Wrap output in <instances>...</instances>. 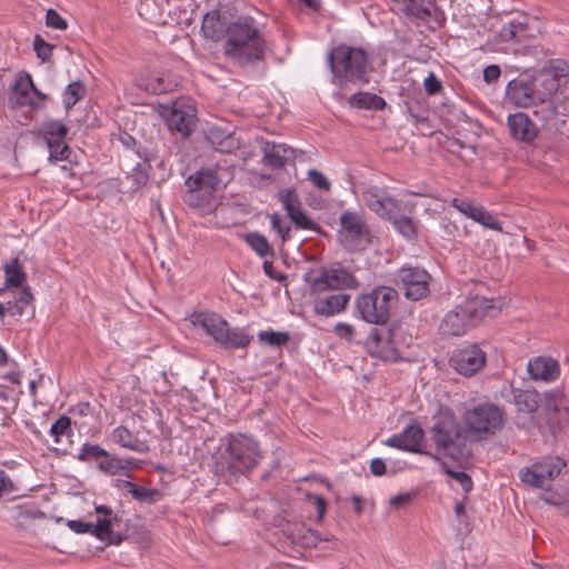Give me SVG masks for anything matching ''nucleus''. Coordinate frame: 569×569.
Here are the masks:
<instances>
[{
    "label": "nucleus",
    "instance_id": "56",
    "mask_svg": "<svg viewBox=\"0 0 569 569\" xmlns=\"http://www.w3.org/2000/svg\"><path fill=\"white\" fill-rule=\"evenodd\" d=\"M14 491V486L8 473L0 468V499Z\"/></svg>",
    "mask_w": 569,
    "mask_h": 569
},
{
    "label": "nucleus",
    "instance_id": "64",
    "mask_svg": "<svg viewBox=\"0 0 569 569\" xmlns=\"http://www.w3.org/2000/svg\"><path fill=\"white\" fill-rule=\"evenodd\" d=\"M16 301H17V302H20V305H22L24 308H26V306L31 305V303H32V301H33V296H32V293H31L30 289H29V288H24V289L21 291V293H20V296H19V299H18V300H16Z\"/></svg>",
    "mask_w": 569,
    "mask_h": 569
},
{
    "label": "nucleus",
    "instance_id": "4",
    "mask_svg": "<svg viewBox=\"0 0 569 569\" xmlns=\"http://www.w3.org/2000/svg\"><path fill=\"white\" fill-rule=\"evenodd\" d=\"M262 453L259 443L246 433H230L224 449L216 463L217 472L238 479L247 476L260 463Z\"/></svg>",
    "mask_w": 569,
    "mask_h": 569
},
{
    "label": "nucleus",
    "instance_id": "29",
    "mask_svg": "<svg viewBox=\"0 0 569 569\" xmlns=\"http://www.w3.org/2000/svg\"><path fill=\"white\" fill-rule=\"evenodd\" d=\"M111 441L122 448L129 449L138 453H146L149 451V446L146 441L140 440L127 427L119 426L114 428L110 435Z\"/></svg>",
    "mask_w": 569,
    "mask_h": 569
},
{
    "label": "nucleus",
    "instance_id": "44",
    "mask_svg": "<svg viewBox=\"0 0 569 569\" xmlns=\"http://www.w3.org/2000/svg\"><path fill=\"white\" fill-rule=\"evenodd\" d=\"M86 94V88L80 81L72 82L67 86L63 91V104L70 110Z\"/></svg>",
    "mask_w": 569,
    "mask_h": 569
},
{
    "label": "nucleus",
    "instance_id": "18",
    "mask_svg": "<svg viewBox=\"0 0 569 569\" xmlns=\"http://www.w3.org/2000/svg\"><path fill=\"white\" fill-rule=\"evenodd\" d=\"M365 204L380 218L390 221L397 213H401V201L387 196L378 187H369L362 193Z\"/></svg>",
    "mask_w": 569,
    "mask_h": 569
},
{
    "label": "nucleus",
    "instance_id": "10",
    "mask_svg": "<svg viewBox=\"0 0 569 569\" xmlns=\"http://www.w3.org/2000/svg\"><path fill=\"white\" fill-rule=\"evenodd\" d=\"M466 431L487 438L500 430L505 422L503 411L493 403H482L468 409L462 415Z\"/></svg>",
    "mask_w": 569,
    "mask_h": 569
},
{
    "label": "nucleus",
    "instance_id": "15",
    "mask_svg": "<svg viewBox=\"0 0 569 569\" xmlns=\"http://www.w3.org/2000/svg\"><path fill=\"white\" fill-rule=\"evenodd\" d=\"M540 93L531 77L520 76L508 82L505 99L515 107L529 108L537 103Z\"/></svg>",
    "mask_w": 569,
    "mask_h": 569
},
{
    "label": "nucleus",
    "instance_id": "25",
    "mask_svg": "<svg viewBox=\"0 0 569 569\" xmlns=\"http://www.w3.org/2000/svg\"><path fill=\"white\" fill-rule=\"evenodd\" d=\"M137 461L134 458H119L107 451V455L98 463V469L108 476L131 478L132 471L137 468Z\"/></svg>",
    "mask_w": 569,
    "mask_h": 569
},
{
    "label": "nucleus",
    "instance_id": "21",
    "mask_svg": "<svg viewBox=\"0 0 569 569\" xmlns=\"http://www.w3.org/2000/svg\"><path fill=\"white\" fill-rule=\"evenodd\" d=\"M278 198L297 228L313 231L319 229L318 224L301 210L300 199L293 189L280 190Z\"/></svg>",
    "mask_w": 569,
    "mask_h": 569
},
{
    "label": "nucleus",
    "instance_id": "13",
    "mask_svg": "<svg viewBox=\"0 0 569 569\" xmlns=\"http://www.w3.org/2000/svg\"><path fill=\"white\" fill-rule=\"evenodd\" d=\"M398 281L408 300L419 301L430 293L431 276L419 267H402L397 272Z\"/></svg>",
    "mask_w": 569,
    "mask_h": 569
},
{
    "label": "nucleus",
    "instance_id": "2",
    "mask_svg": "<svg viewBox=\"0 0 569 569\" xmlns=\"http://www.w3.org/2000/svg\"><path fill=\"white\" fill-rule=\"evenodd\" d=\"M429 433L436 452L425 451V456L436 461H440L441 456L453 461L471 457L472 450L468 445L467 431L451 410L441 409L433 416Z\"/></svg>",
    "mask_w": 569,
    "mask_h": 569
},
{
    "label": "nucleus",
    "instance_id": "50",
    "mask_svg": "<svg viewBox=\"0 0 569 569\" xmlns=\"http://www.w3.org/2000/svg\"><path fill=\"white\" fill-rule=\"evenodd\" d=\"M54 46L47 42L41 36L37 34L33 39V50L37 57L42 61L47 62L52 56Z\"/></svg>",
    "mask_w": 569,
    "mask_h": 569
},
{
    "label": "nucleus",
    "instance_id": "41",
    "mask_svg": "<svg viewBox=\"0 0 569 569\" xmlns=\"http://www.w3.org/2000/svg\"><path fill=\"white\" fill-rule=\"evenodd\" d=\"M258 339L262 345L280 348L289 342L290 335L287 331L262 330L258 332Z\"/></svg>",
    "mask_w": 569,
    "mask_h": 569
},
{
    "label": "nucleus",
    "instance_id": "24",
    "mask_svg": "<svg viewBox=\"0 0 569 569\" xmlns=\"http://www.w3.org/2000/svg\"><path fill=\"white\" fill-rule=\"evenodd\" d=\"M510 136L523 143L532 142L539 133L537 126L525 112H516L507 118Z\"/></svg>",
    "mask_w": 569,
    "mask_h": 569
},
{
    "label": "nucleus",
    "instance_id": "39",
    "mask_svg": "<svg viewBox=\"0 0 569 569\" xmlns=\"http://www.w3.org/2000/svg\"><path fill=\"white\" fill-rule=\"evenodd\" d=\"M6 286L18 288L21 287L26 279V273L21 263L17 258L12 259L4 266Z\"/></svg>",
    "mask_w": 569,
    "mask_h": 569
},
{
    "label": "nucleus",
    "instance_id": "16",
    "mask_svg": "<svg viewBox=\"0 0 569 569\" xmlns=\"http://www.w3.org/2000/svg\"><path fill=\"white\" fill-rule=\"evenodd\" d=\"M487 361L486 352L478 345H468L453 351L450 365L460 375L471 377L481 370Z\"/></svg>",
    "mask_w": 569,
    "mask_h": 569
},
{
    "label": "nucleus",
    "instance_id": "52",
    "mask_svg": "<svg viewBox=\"0 0 569 569\" xmlns=\"http://www.w3.org/2000/svg\"><path fill=\"white\" fill-rule=\"evenodd\" d=\"M46 26L57 30H66L68 22L58 11L48 9L46 13Z\"/></svg>",
    "mask_w": 569,
    "mask_h": 569
},
{
    "label": "nucleus",
    "instance_id": "20",
    "mask_svg": "<svg viewBox=\"0 0 569 569\" xmlns=\"http://www.w3.org/2000/svg\"><path fill=\"white\" fill-rule=\"evenodd\" d=\"M423 438L422 428L418 423H410L401 432L389 437L383 443L402 451L423 455L425 451L421 449Z\"/></svg>",
    "mask_w": 569,
    "mask_h": 569
},
{
    "label": "nucleus",
    "instance_id": "28",
    "mask_svg": "<svg viewBox=\"0 0 569 569\" xmlns=\"http://www.w3.org/2000/svg\"><path fill=\"white\" fill-rule=\"evenodd\" d=\"M262 152L264 162L273 169L284 167L293 158V149L283 143L266 142Z\"/></svg>",
    "mask_w": 569,
    "mask_h": 569
},
{
    "label": "nucleus",
    "instance_id": "48",
    "mask_svg": "<svg viewBox=\"0 0 569 569\" xmlns=\"http://www.w3.org/2000/svg\"><path fill=\"white\" fill-rule=\"evenodd\" d=\"M71 432V419L67 416L59 417L50 428V435L54 441L60 442V437Z\"/></svg>",
    "mask_w": 569,
    "mask_h": 569
},
{
    "label": "nucleus",
    "instance_id": "7",
    "mask_svg": "<svg viewBox=\"0 0 569 569\" xmlns=\"http://www.w3.org/2000/svg\"><path fill=\"white\" fill-rule=\"evenodd\" d=\"M398 299L399 293L395 288L378 286L370 292L361 293L356 298L357 315L367 323L383 326L389 321Z\"/></svg>",
    "mask_w": 569,
    "mask_h": 569
},
{
    "label": "nucleus",
    "instance_id": "61",
    "mask_svg": "<svg viewBox=\"0 0 569 569\" xmlns=\"http://www.w3.org/2000/svg\"><path fill=\"white\" fill-rule=\"evenodd\" d=\"M310 499H312L315 501L318 520H321L323 518V516L326 513V509H327L326 499L320 496H313V497H310Z\"/></svg>",
    "mask_w": 569,
    "mask_h": 569
},
{
    "label": "nucleus",
    "instance_id": "43",
    "mask_svg": "<svg viewBox=\"0 0 569 569\" xmlns=\"http://www.w3.org/2000/svg\"><path fill=\"white\" fill-rule=\"evenodd\" d=\"M106 455H107V450L103 449L101 446H99L97 443L86 442L80 448L76 458L82 462L97 461L98 463H100L103 456H106Z\"/></svg>",
    "mask_w": 569,
    "mask_h": 569
},
{
    "label": "nucleus",
    "instance_id": "36",
    "mask_svg": "<svg viewBox=\"0 0 569 569\" xmlns=\"http://www.w3.org/2000/svg\"><path fill=\"white\" fill-rule=\"evenodd\" d=\"M552 93L549 90L540 93V99L537 100L535 114L545 122L553 120L558 116V108L551 98Z\"/></svg>",
    "mask_w": 569,
    "mask_h": 569
},
{
    "label": "nucleus",
    "instance_id": "22",
    "mask_svg": "<svg viewBox=\"0 0 569 569\" xmlns=\"http://www.w3.org/2000/svg\"><path fill=\"white\" fill-rule=\"evenodd\" d=\"M350 299V295L342 292L328 293L327 291L323 293H316L313 311L316 315L321 317H332L345 311Z\"/></svg>",
    "mask_w": 569,
    "mask_h": 569
},
{
    "label": "nucleus",
    "instance_id": "8",
    "mask_svg": "<svg viewBox=\"0 0 569 569\" xmlns=\"http://www.w3.org/2000/svg\"><path fill=\"white\" fill-rule=\"evenodd\" d=\"M191 322L202 328L207 335L226 349L247 348L253 339L244 329L230 328L229 323L214 312H196L191 317Z\"/></svg>",
    "mask_w": 569,
    "mask_h": 569
},
{
    "label": "nucleus",
    "instance_id": "23",
    "mask_svg": "<svg viewBox=\"0 0 569 569\" xmlns=\"http://www.w3.org/2000/svg\"><path fill=\"white\" fill-rule=\"evenodd\" d=\"M167 124L171 131H177L182 138L190 136L196 124V113L192 106L174 103L167 118Z\"/></svg>",
    "mask_w": 569,
    "mask_h": 569
},
{
    "label": "nucleus",
    "instance_id": "37",
    "mask_svg": "<svg viewBox=\"0 0 569 569\" xmlns=\"http://www.w3.org/2000/svg\"><path fill=\"white\" fill-rule=\"evenodd\" d=\"M68 127L59 120L44 121L39 129V134L47 143L66 139Z\"/></svg>",
    "mask_w": 569,
    "mask_h": 569
},
{
    "label": "nucleus",
    "instance_id": "34",
    "mask_svg": "<svg viewBox=\"0 0 569 569\" xmlns=\"http://www.w3.org/2000/svg\"><path fill=\"white\" fill-rule=\"evenodd\" d=\"M402 12L410 18L427 20L431 16L435 0H399Z\"/></svg>",
    "mask_w": 569,
    "mask_h": 569
},
{
    "label": "nucleus",
    "instance_id": "54",
    "mask_svg": "<svg viewBox=\"0 0 569 569\" xmlns=\"http://www.w3.org/2000/svg\"><path fill=\"white\" fill-rule=\"evenodd\" d=\"M451 206L470 219H473L475 213L479 208V206H475L470 201L461 200L458 198H453L451 200Z\"/></svg>",
    "mask_w": 569,
    "mask_h": 569
},
{
    "label": "nucleus",
    "instance_id": "63",
    "mask_svg": "<svg viewBox=\"0 0 569 569\" xmlns=\"http://www.w3.org/2000/svg\"><path fill=\"white\" fill-rule=\"evenodd\" d=\"M7 311L8 313H10L11 316H22L24 313V307L22 305H20V302H17V301H9L7 303Z\"/></svg>",
    "mask_w": 569,
    "mask_h": 569
},
{
    "label": "nucleus",
    "instance_id": "40",
    "mask_svg": "<svg viewBox=\"0 0 569 569\" xmlns=\"http://www.w3.org/2000/svg\"><path fill=\"white\" fill-rule=\"evenodd\" d=\"M247 244L261 258L272 254V249L267 238L259 232H250L244 236Z\"/></svg>",
    "mask_w": 569,
    "mask_h": 569
},
{
    "label": "nucleus",
    "instance_id": "31",
    "mask_svg": "<svg viewBox=\"0 0 569 569\" xmlns=\"http://www.w3.org/2000/svg\"><path fill=\"white\" fill-rule=\"evenodd\" d=\"M567 77H569V63L562 59L550 60L543 86L549 93H553L558 90L559 80Z\"/></svg>",
    "mask_w": 569,
    "mask_h": 569
},
{
    "label": "nucleus",
    "instance_id": "57",
    "mask_svg": "<svg viewBox=\"0 0 569 569\" xmlns=\"http://www.w3.org/2000/svg\"><path fill=\"white\" fill-rule=\"evenodd\" d=\"M415 497L416 492H405L392 497L389 502L391 507L400 508L409 505Z\"/></svg>",
    "mask_w": 569,
    "mask_h": 569
},
{
    "label": "nucleus",
    "instance_id": "53",
    "mask_svg": "<svg viewBox=\"0 0 569 569\" xmlns=\"http://www.w3.org/2000/svg\"><path fill=\"white\" fill-rule=\"evenodd\" d=\"M308 178L312 182V184L319 190L329 191L331 188V184L329 180L326 178V176L316 169H311L308 171Z\"/></svg>",
    "mask_w": 569,
    "mask_h": 569
},
{
    "label": "nucleus",
    "instance_id": "9",
    "mask_svg": "<svg viewBox=\"0 0 569 569\" xmlns=\"http://www.w3.org/2000/svg\"><path fill=\"white\" fill-rule=\"evenodd\" d=\"M96 512L98 519L96 522H86L82 520H69L67 526L76 533H90L101 541L110 545H120L124 536L114 528L119 527L122 519L121 516L114 513L107 506H97Z\"/></svg>",
    "mask_w": 569,
    "mask_h": 569
},
{
    "label": "nucleus",
    "instance_id": "59",
    "mask_svg": "<svg viewBox=\"0 0 569 569\" xmlns=\"http://www.w3.org/2000/svg\"><path fill=\"white\" fill-rule=\"evenodd\" d=\"M500 74L501 70L500 67L497 64H490L483 69V80L487 83L496 82L499 79Z\"/></svg>",
    "mask_w": 569,
    "mask_h": 569
},
{
    "label": "nucleus",
    "instance_id": "45",
    "mask_svg": "<svg viewBox=\"0 0 569 569\" xmlns=\"http://www.w3.org/2000/svg\"><path fill=\"white\" fill-rule=\"evenodd\" d=\"M130 495L139 502L156 503L162 498L160 490L154 488H146L139 485L132 487Z\"/></svg>",
    "mask_w": 569,
    "mask_h": 569
},
{
    "label": "nucleus",
    "instance_id": "51",
    "mask_svg": "<svg viewBox=\"0 0 569 569\" xmlns=\"http://www.w3.org/2000/svg\"><path fill=\"white\" fill-rule=\"evenodd\" d=\"M442 468L445 473L450 476L452 479H455L462 488L465 492H470L472 489V480L469 475H467L463 471H455L447 467L445 462H442Z\"/></svg>",
    "mask_w": 569,
    "mask_h": 569
},
{
    "label": "nucleus",
    "instance_id": "46",
    "mask_svg": "<svg viewBox=\"0 0 569 569\" xmlns=\"http://www.w3.org/2000/svg\"><path fill=\"white\" fill-rule=\"evenodd\" d=\"M472 220L488 229L499 232L502 231V222L482 206H479Z\"/></svg>",
    "mask_w": 569,
    "mask_h": 569
},
{
    "label": "nucleus",
    "instance_id": "42",
    "mask_svg": "<svg viewBox=\"0 0 569 569\" xmlns=\"http://www.w3.org/2000/svg\"><path fill=\"white\" fill-rule=\"evenodd\" d=\"M527 26L522 22L510 21L501 28L499 32V38L502 41H515L520 42L526 33Z\"/></svg>",
    "mask_w": 569,
    "mask_h": 569
},
{
    "label": "nucleus",
    "instance_id": "38",
    "mask_svg": "<svg viewBox=\"0 0 569 569\" xmlns=\"http://www.w3.org/2000/svg\"><path fill=\"white\" fill-rule=\"evenodd\" d=\"M405 208H402L401 213H397L395 219H391L393 228L406 239H415L417 236V227L412 218L405 213Z\"/></svg>",
    "mask_w": 569,
    "mask_h": 569
},
{
    "label": "nucleus",
    "instance_id": "3",
    "mask_svg": "<svg viewBox=\"0 0 569 569\" xmlns=\"http://www.w3.org/2000/svg\"><path fill=\"white\" fill-rule=\"evenodd\" d=\"M232 177V169L222 168L220 164L201 168L186 179L184 203L200 216L212 213L218 204L216 191L226 187Z\"/></svg>",
    "mask_w": 569,
    "mask_h": 569
},
{
    "label": "nucleus",
    "instance_id": "6",
    "mask_svg": "<svg viewBox=\"0 0 569 569\" xmlns=\"http://www.w3.org/2000/svg\"><path fill=\"white\" fill-rule=\"evenodd\" d=\"M491 309L492 300L479 296L468 298L445 315L439 330L445 336H463L480 323Z\"/></svg>",
    "mask_w": 569,
    "mask_h": 569
},
{
    "label": "nucleus",
    "instance_id": "33",
    "mask_svg": "<svg viewBox=\"0 0 569 569\" xmlns=\"http://www.w3.org/2000/svg\"><path fill=\"white\" fill-rule=\"evenodd\" d=\"M512 397L520 412L533 413L540 403V396L536 390L512 389Z\"/></svg>",
    "mask_w": 569,
    "mask_h": 569
},
{
    "label": "nucleus",
    "instance_id": "60",
    "mask_svg": "<svg viewBox=\"0 0 569 569\" xmlns=\"http://www.w3.org/2000/svg\"><path fill=\"white\" fill-rule=\"evenodd\" d=\"M370 471L373 476H383L387 471L386 462L381 458H375L370 463Z\"/></svg>",
    "mask_w": 569,
    "mask_h": 569
},
{
    "label": "nucleus",
    "instance_id": "32",
    "mask_svg": "<svg viewBox=\"0 0 569 569\" xmlns=\"http://www.w3.org/2000/svg\"><path fill=\"white\" fill-rule=\"evenodd\" d=\"M348 103L352 108L365 109V110H376V111L385 109V107L387 104L386 100L382 97H380L376 93L365 92V91H359L357 93H353L349 98Z\"/></svg>",
    "mask_w": 569,
    "mask_h": 569
},
{
    "label": "nucleus",
    "instance_id": "1",
    "mask_svg": "<svg viewBox=\"0 0 569 569\" xmlns=\"http://www.w3.org/2000/svg\"><path fill=\"white\" fill-rule=\"evenodd\" d=\"M224 33L223 53L233 63L244 67L263 59L267 44L253 18L239 17Z\"/></svg>",
    "mask_w": 569,
    "mask_h": 569
},
{
    "label": "nucleus",
    "instance_id": "49",
    "mask_svg": "<svg viewBox=\"0 0 569 569\" xmlns=\"http://www.w3.org/2000/svg\"><path fill=\"white\" fill-rule=\"evenodd\" d=\"M47 147L50 152V157H49L50 160L61 161V160H67L69 158L70 149L64 143V139L49 142V143H47Z\"/></svg>",
    "mask_w": 569,
    "mask_h": 569
},
{
    "label": "nucleus",
    "instance_id": "27",
    "mask_svg": "<svg viewBox=\"0 0 569 569\" xmlns=\"http://www.w3.org/2000/svg\"><path fill=\"white\" fill-rule=\"evenodd\" d=\"M136 86L148 93L162 94L171 91L174 84L162 74L146 72L136 79Z\"/></svg>",
    "mask_w": 569,
    "mask_h": 569
},
{
    "label": "nucleus",
    "instance_id": "17",
    "mask_svg": "<svg viewBox=\"0 0 569 569\" xmlns=\"http://www.w3.org/2000/svg\"><path fill=\"white\" fill-rule=\"evenodd\" d=\"M367 348L372 357L383 361L395 362L401 358V352L396 341V333L390 329H372L367 339Z\"/></svg>",
    "mask_w": 569,
    "mask_h": 569
},
{
    "label": "nucleus",
    "instance_id": "14",
    "mask_svg": "<svg viewBox=\"0 0 569 569\" xmlns=\"http://www.w3.org/2000/svg\"><path fill=\"white\" fill-rule=\"evenodd\" d=\"M359 281L349 270L337 267L322 269L311 282L313 293H323L332 290L357 289Z\"/></svg>",
    "mask_w": 569,
    "mask_h": 569
},
{
    "label": "nucleus",
    "instance_id": "62",
    "mask_svg": "<svg viewBox=\"0 0 569 569\" xmlns=\"http://www.w3.org/2000/svg\"><path fill=\"white\" fill-rule=\"evenodd\" d=\"M112 487L118 490H127L129 493L132 490V487L134 486V482H131L126 479H113L111 482Z\"/></svg>",
    "mask_w": 569,
    "mask_h": 569
},
{
    "label": "nucleus",
    "instance_id": "30",
    "mask_svg": "<svg viewBox=\"0 0 569 569\" xmlns=\"http://www.w3.org/2000/svg\"><path fill=\"white\" fill-rule=\"evenodd\" d=\"M207 140L213 149L222 153H231L239 148V141L232 133L217 127L209 129Z\"/></svg>",
    "mask_w": 569,
    "mask_h": 569
},
{
    "label": "nucleus",
    "instance_id": "47",
    "mask_svg": "<svg viewBox=\"0 0 569 569\" xmlns=\"http://www.w3.org/2000/svg\"><path fill=\"white\" fill-rule=\"evenodd\" d=\"M270 227L279 234L282 242H287L291 238V226L278 213H272L270 216Z\"/></svg>",
    "mask_w": 569,
    "mask_h": 569
},
{
    "label": "nucleus",
    "instance_id": "19",
    "mask_svg": "<svg viewBox=\"0 0 569 569\" xmlns=\"http://www.w3.org/2000/svg\"><path fill=\"white\" fill-rule=\"evenodd\" d=\"M12 93L16 104L20 107L28 106L32 109L43 108L48 99L47 94L36 88L32 77L28 72H19L16 76Z\"/></svg>",
    "mask_w": 569,
    "mask_h": 569
},
{
    "label": "nucleus",
    "instance_id": "35",
    "mask_svg": "<svg viewBox=\"0 0 569 569\" xmlns=\"http://www.w3.org/2000/svg\"><path fill=\"white\" fill-rule=\"evenodd\" d=\"M224 23L218 10L204 14L201 26L203 36L211 40H218L223 32Z\"/></svg>",
    "mask_w": 569,
    "mask_h": 569
},
{
    "label": "nucleus",
    "instance_id": "5",
    "mask_svg": "<svg viewBox=\"0 0 569 569\" xmlns=\"http://www.w3.org/2000/svg\"><path fill=\"white\" fill-rule=\"evenodd\" d=\"M328 62L333 77L339 81L369 83L368 53L365 49L340 43L329 52Z\"/></svg>",
    "mask_w": 569,
    "mask_h": 569
},
{
    "label": "nucleus",
    "instance_id": "11",
    "mask_svg": "<svg viewBox=\"0 0 569 569\" xmlns=\"http://www.w3.org/2000/svg\"><path fill=\"white\" fill-rule=\"evenodd\" d=\"M338 240L349 251L365 250L370 243V230L362 216L357 212L345 211L340 216Z\"/></svg>",
    "mask_w": 569,
    "mask_h": 569
},
{
    "label": "nucleus",
    "instance_id": "12",
    "mask_svg": "<svg viewBox=\"0 0 569 569\" xmlns=\"http://www.w3.org/2000/svg\"><path fill=\"white\" fill-rule=\"evenodd\" d=\"M566 467L565 460L559 457H547L519 470L522 483L536 489L549 490L551 482Z\"/></svg>",
    "mask_w": 569,
    "mask_h": 569
},
{
    "label": "nucleus",
    "instance_id": "58",
    "mask_svg": "<svg viewBox=\"0 0 569 569\" xmlns=\"http://www.w3.org/2000/svg\"><path fill=\"white\" fill-rule=\"evenodd\" d=\"M333 331L340 338H345L348 340H351L355 335V328L351 325L345 322H338L335 326Z\"/></svg>",
    "mask_w": 569,
    "mask_h": 569
},
{
    "label": "nucleus",
    "instance_id": "26",
    "mask_svg": "<svg viewBox=\"0 0 569 569\" xmlns=\"http://www.w3.org/2000/svg\"><path fill=\"white\" fill-rule=\"evenodd\" d=\"M528 372L533 380L553 381L560 373L558 361L550 357H537L528 362Z\"/></svg>",
    "mask_w": 569,
    "mask_h": 569
},
{
    "label": "nucleus",
    "instance_id": "55",
    "mask_svg": "<svg viewBox=\"0 0 569 569\" xmlns=\"http://www.w3.org/2000/svg\"><path fill=\"white\" fill-rule=\"evenodd\" d=\"M423 86L426 92L430 96L437 94L442 89L440 80L432 72H430L428 77L425 79Z\"/></svg>",
    "mask_w": 569,
    "mask_h": 569
}]
</instances>
